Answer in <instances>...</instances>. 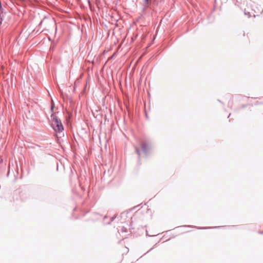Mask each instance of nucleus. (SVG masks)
<instances>
[{
	"label": "nucleus",
	"mask_w": 263,
	"mask_h": 263,
	"mask_svg": "<svg viewBox=\"0 0 263 263\" xmlns=\"http://www.w3.org/2000/svg\"><path fill=\"white\" fill-rule=\"evenodd\" d=\"M51 126L56 132H61L64 127L60 120L58 117H53L51 122Z\"/></svg>",
	"instance_id": "1"
},
{
	"label": "nucleus",
	"mask_w": 263,
	"mask_h": 263,
	"mask_svg": "<svg viewBox=\"0 0 263 263\" xmlns=\"http://www.w3.org/2000/svg\"><path fill=\"white\" fill-rule=\"evenodd\" d=\"M151 1L152 0H144V2L146 4H148L151 2Z\"/></svg>",
	"instance_id": "3"
},
{
	"label": "nucleus",
	"mask_w": 263,
	"mask_h": 263,
	"mask_svg": "<svg viewBox=\"0 0 263 263\" xmlns=\"http://www.w3.org/2000/svg\"><path fill=\"white\" fill-rule=\"evenodd\" d=\"M136 152H137V154L140 156V153L139 150L138 149H136Z\"/></svg>",
	"instance_id": "4"
},
{
	"label": "nucleus",
	"mask_w": 263,
	"mask_h": 263,
	"mask_svg": "<svg viewBox=\"0 0 263 263\" xmlns=\"http://www.w3.org/2000/svg\"><path fill=\"white\" fill-rule=\"evenodd\" d=\"M146 144L145 143H143L142 144V148L145 151L146 149Z\"/></svg>",
	"instance_id": "2"
}]
</instances>
